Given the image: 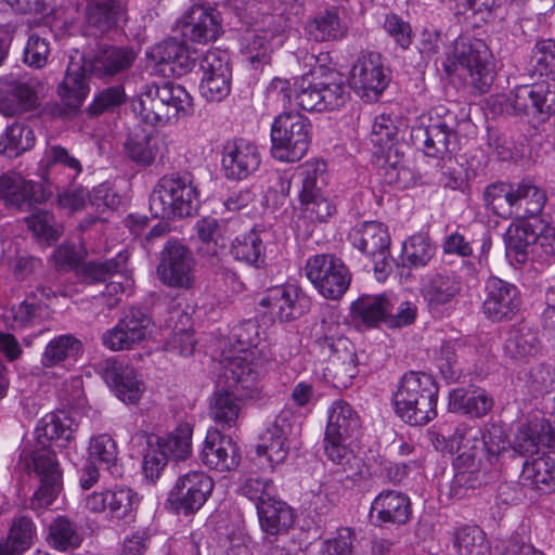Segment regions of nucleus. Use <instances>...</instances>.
Returning a JSON list of instances; mask_svg holds the SVG:
<instances>
[{
  "label": "nucleus",
  "mask_w": 555,
  "mask_h": 555,
  "mask_svg": "<svg viewBox=\"0 0 555 555\" xmlns=\"http://www.w3.org/2000/svg\"><path fill=\"white\" fill-rule=\"evenodd\" d=\"M311 134L312 125L308 117L298 112H282L271 125L272 157L283 163L300 160L309 149Z\"/></svg>",
  "instance_id": "8"
},
{
  "label": "nucleus",
  "mask_w": 555,
  "mask_h": 555,
  "mask_svg": "<svg viewBox=\"0 0 555 555\" xmlns=\"http://www.w3.org/2000/svg\"><path fill=\"white\" fill-rule=\"evenodd\" d=\"M462 292L461 278L454 272H436L427 275L421 293L433 315H449Z\"/></svg>",
  "instance_id": "20"
},
{
  "label": "nucleus",
  "mask_w": 555,
  "mask_h": 555,
  "mask_svg": "<svg viewBox=\"0 0 555 555\" xmlns=\"http://www.w3.org/2000/svg\"><path fill=\"white\" fill-rule=\"evenodd\" d=\"M135 59L131 49L122 47L101 48L92 60L85 61L87 70L99 78L113 77L128 69Z\"/></svg>",
  "instance_id": "33"
},
{
  "label": "nucleus",
  "mask_w": 555,
  "mask_h": 555,
  "mask_svg": "<svg viewBox=\"0 0 555 555\" xmlns=\"http://www.w3.org/2000/svg\"><path fill=\"white\" fill-rule=\"evenodd\" d=\"M555 231L541 218L521 221L508 228L505 235L506 249L514 253L516 261L525 263L528 259L544 261L554 254Z\"/></svg>",
  "instance_id": "9"
},
{
  "label": "nucleus",
  "mask_w": 555,
  "mask_h": 555,
  "mask_svg": "<svg viewBox=\"0 0 555 555\" xmlns=\"http://www.w3.org/2000/svg\"><path fill=\"white\" fill-rule=\"evenodd\" d=\"M459 125L454 112L443 105L436 106L412 127L411 141L427 157L450 158L460 146Z\"/></svg>",
  "instance_id": "3"
},
{
  "label": "nucleus",
  "mask_w": 555,
  "mask_h": 555,
  "mask_svg": "<svg viewBox=\"0 0 555 555\" xmlns=\"http://www.w3.org/2000/svg\"><path fill=\"white\" fill-rule=\"evenodd\" d=\"M521 483L543 493L555 488V464L550 456H539L525 461L520 474Z\"/></svg>",
  "instance_id": "47"
},
{
  "label": "nucleus",
  "mask_w": 555,
  "mask_h": 555,
  "mask_svg": "<svg viewBox=\"0 0 555 555\" xmlns=\"http://www.w3.org/2000/svg\"><path fill=\"white\" fill-rule=\"evenodd\" d=\"M285 423L286 418L279 416L261 435V442L257 446V453L266 456L272 469L288 455V431Z\"/></svg>",
  "instance_id": "38"
},
{
  "label": "nucleus",
  "mask_w": 555,
  "mask_h": 555,
  "mask_svg": "<svg viewBox=\"0 0 555 555\" xmlns=\"http://www.w3.org/2000/svg\"><path fill=\"white\" fill-rule=\"evenodd\" d=\"M89 461L99 463L107 469L113 476L121 474L118 465V451L115 440L107 434H101L90 439Z\"/></svg>",
  "instance_id": "54"
},
{
  "label": "nucleus",
  "mask_w": 555,
  "mask_h": 555,
  "mask_svg": "<svg viewBox=\"0 0 555 555\" xmlns=\"http://www.w3.org/2000/svg\"><path fill=\"white\" fill-rule=\"evenodd\" d=\"M442 66L448 75L466 70L472 86L479 93L488 92L495 77L494 57L487 43L468 36H459L454 40Z\"/></svg>",
  "instance_id": "6"
},
{
  "label": "nucleus",
  "mask_w": 555,
  "mask_h": 555,
  "mask_svg": "<svg viewBox=\"0 0 555 555\" xmlns=\"http://www.w3.org/2000/svg\"><path fill=\"white\" fill-rule=\"evenodd\" d=\"M132 107L146 124L163 127L189 115L193 109V98L181 85L152 82L141 89Z\"/></svg>",
  "instance_id": "1"
},
{
  "label": "nucleus",
  "mask_w": 555,
  "mask_h": 555,
  "mask_svg": "<svg viewBox=\"0 0 555 555\" xmlns=\"http://www.w3.org/2000/svg\"><path fill=\"white\" fill-rule=\"evenodd\" d=\"M33 466L40 485L30 499L29 507L46 508L54 502L62 490L63 472L55 452L49 447H41L33 452Z\"/></svg>",
  "instance_id": "15"
},
{
  "label": "nucleus",
  "mask_w": 555,
  "mask_h": 555,
  "mask_svg": "<svg viewBox=\"0 0 555 555\" xmlns=\"http://www.w3.org/2000/svg\"><path fill=\"white\" fill-rule=\"evenodd\" d=\"M192 431L190 424H180L171 433L157 437L155 446L167 459L185 460L192 451Z\"/></svg>",
  "instance_id": "51"
},
{
  "label": "nucleus",
  "mask_w": 555,
  "mask_h": 555,
  "mask_svg": "<svg viewBox=\"0 0 555 555\" xmlns=\"http://www.w3.org/2000/svg\"><path fill=\"white\" fill-rule=\"evenodd\" d=\"M36 142L34 130L21 122L9 126L0 139V151L10 156H18L30 150Z\"/></svg>",
  "instance_id": "58"
},
{
  "label": "nucleus",
  "mask_w": 555,
  "mask_h": 555,
  "mask_svg": "<svg viewBox=\"0 0 555 555\" xmlns=\"http://www.w3.org/2000/svg\"><path fill=\"white\" fill-rule=\"evenodd\" d=\"M43 163L44 179L56 188H65L74 183L83 170L80 159L59 144L46 150Z\"/></svg>",
  "instance_id": "30"
},
{
  "label": "nucleus",
  "mask_w": 555,
  "mask_h": 555,
  "mask_svg": "<svg viewBox=\"0 0 555 555\" xmlns=\"http://www.w3.org/2000/svg\"><path fill=\"white\" fill-rule=\"evenodd\" d=\"M242 412L238 393L233 391H216L210 401L209 414L217 425L222 429L236 426Z\"/></svg>",
  "instance_id": "49"
},
{
  "label": "nucleus",
  "mask_w": 555,
  "mask_h": 555,
  "mask_svg": "<svg viewBox=\"0 0 555 555\" xmlns=\"http://www.w3.org/2000/svg\"><path fill=\"white\" fill-rule=\"evenodd\" d=\"M199 457L209 468L224 473L240 465L241 452L231 437L218 429H208Z\"/></svg>",
  "instance_id": "28"
},
{
  "label": "nucleus",
  "mask_w": 555,
  "mask_h": 555,
  "mask_svg": "<svg viewBox=\"0 0 555 555\" xmlns=\"http://www.w3.org/2000/svg\"><path fill=\"white\" fill-rule=\"evenodd\" d=\"M152 319L142 309L131 307L117 324L102 334V344L112 351L128 350L151 334Z\"/></svg>",
  "instance_id": "18"
},
{
  "label": "nucleus",
  "mask_w": 555,
  "mask_h": 555,
  "mask_svg": "<svg viewBox=\"0 0 555 555\" xmlns=\"http://www.w3.org/2000/svg\"><path fill=\"white\" fill-rule=\"evenodd\" d=\"M349 86L366 101H376L389 82V75L376 52H362L349 73Z\"/></svg>",
  "instance_id": "16"
},
{
  "label": "nucleus",
  "mask_w": 555,
  "mask_h": 555,
  "mask_svg": "<svg viewBox=\"0 0 555 555\" xmlns=\"http://www.w3.org/2000/svg\"><path fill=\"white\" fill-rule=\"evenodd\" d=\"M539 333L527 324L509 328L503 345L504 354L514 360L535 356L540 350Z\"/></svg>",
  "instance_id": "44"
},
{
  "label": "nucleus",
  "mask_w": 555,
  "mask_h": 555,
  "mask_svg": "<svg viewBox=\"0 0 555 555\" xmlns=\"http://www.w3.org/2000/svg\"><path fill=\"white\" fill-rule=\"evenodd\" d=\"M493 406L492 397L483 389L466 390L464 388L453 389L449 393L448 408L451 412L482 417Z\"/></svg>",
  "instance_id": "41"
},
{
  "label": "nucleus",
  "mask_w": 555,
  "mask_h": 555,
  "mask_svg": "<svg viewBox=\"0 0 555 555\" xmlns=\"http://www.w3.org/2000/svg\"><path fill=\"white\" fill-rule=\"evenodd\" d=\"M436 254V246L428 236L415 234L404 241L402 245L401 261L403 267H426Z\"/></svg>",
  "instance_id": "53"
},
{
  "label": "nucleus",
  "mask_w": 555,
  "mask_h": 555,
  "mask_svg": "<svg viewBox=\"0 0 555 555\" xmlns=\"http://www.w3.org/2000/svg\"><path fill=\"white\" fill-rule=\"evenodd\" d=\"M42 88V82L28 74L0 77V113L15 117L37 111Z\"/></svg>",
  "instance_id": "11"
},
{
  "label": "nucleus",
  "mask_w": 555,
  "mask_h": 555,
  "mask_svg": "<svg viewBox=\"0 0 555 555\" xmlns=\"http://www.w3.org/2000/svg\"><path fill=\"white\" fill-rule=\"evenodd\" d=\"M260 165V154L253 143L245 140L227 142L222 150L221 167L225 178L243 180L253 175Z\"/></svg>",
  "instance_id": "27"
},
{
  "label": "nucleus",
  "mask_w": 555,
  "mask_h": 555,
  "mask_svg": "<svg viewBox=\"0 0 555 555\" xmlns=\"http://www.w3.org/2000/svg\"><path fill=\"white\" fill-rule=\"evenodd\" d=\"M514 218H539L546 203L545 192L530 180L514 183Z\"/></svg>",
  "instance_id": "46"
},
{
  "label": "nucleus",
  "mask_w": 555,
  "mask_h": 555,
  "mask_svg": "<svg viewBox=\"0 0 555 555\" xmlns=\"http://www.w3.org/2000/svg\"><path fill=\"white\" fill-rule=\"evenodd\" d=\"M47 542L54 550L67 552L81 545L82 535L74 521L61 515L49 524Z\"/></svg>",
  "instance_id": "50"
},
{
  "label": "nucleus",
  "mask_w": 555,
  "mask_h": 555,
  "mask_svg": "<svg viewBox=\"0 0 555 555\" xmlns=\"http://www.w3.org/2000/svg\"><path fill=\"white\" fill-rule=\"evenodd\" d=\"M349 237L357 249L372 259L377 274L386 275L390 271V237L383 223L362 222L352 229Z\"/></svg>",
  "instance_id": "17"
},
{
  "label": "nucleus",
  "mask_w": 555,
  "mask_h": 555,
  "mask_svg": "<svg viewBox=\"0 0 555 555\" xmlns=\"http://www.w3.org/2000/svg\"><path fill=\"white\" fill-rule=\"evenodd\" d=\"M257 514L261 530L270 535L285 534L295 524V511L276 495L259 505Z\"/></svg>",
  "instance_id": "35"
},
{
  "label": "nucleus",
  "mask_w": 555,
  "mask_h": 555,
  "mask_svg": "<svg viewBox=\"0 0 555 555\" xmlns=\"http://www.w3.org/2000/svg\"><path fill=\"white\" fill-rule=\"evenodd\" d=\"M199 67L203 72L201 94L210 102L224 100L230 94L232 82L229 55L224 51L209 50L203 55Z\"/></svg>",
  "instance_id": "19"
},
{
  "label": "nucleus",
  "mask_w": 555,
  "mask_h": 555,
  "mask_svg": "<svg viewBox=\"0 0 555 555\" xmlns=\"http://www.w3.org/2000/svg\"><path fill=\"white\" fill-rule=\"evenodd\" d=\"M266 231L251 229L237 235L231 244V255L237 261L254 268H263L266 264Z\"/></svg>",
  "instance_id": "39"
},
{
  "label": "nucleus",
  "mask_w": 555,
  "mask_h": 555,
  "mask_svg": "<svg viewBox=\"0 0 555 555\" xmlns=\"http://www.w3.org/2000/svg\"><path fill=\"white\" fill-rule=\"evenodd\" d=\"M314 348L326 362L325 375L338 386L347 387L357 375L359 364L356 347L340 333V325L323 319L314 330Z\"/></svg>",
  "instance_id": "4"
},
{
  "label": "nucleus",
  "mask_w": 555,
  "mask_h": 555,
  "mask_svg": "<svg viewBox=\"0 0 555 555\" xmlns=\"http://www.w3.org/2000/svg\"><path fill=\"white\" fill-rule=\"evenodd\" d=\"M521 298L517 287L500 278L486 282L482 311L492 322L511 321L519 312Z\"/></svg>",
  "instance_id": "23"
},
{
  "label": "nucleus",
  "mask_w": 555,
  "mask_h": 555,
  "mask_svg": "<svg viewBox=\"0 0 555 555\" xmlns=\"http://www.w3.org/2000/svg\"><path fill=\"white\" fill-rule=\"evenodd\" d=\"M36 525L27 516H17L13 519L7 540L13 551L20 555L24 554L34 544L36 538Z\"/></svg>",
  "instance_id": "63"
},
{
  "label": "nucleus",
  "mask_w": 555,
  "mask_h": 555,
  "mask_svg": "<svg viewBox=\"0 0 555 555\" xmlns=\"http://www.w3.org/2000/svg\"><path fill=\"white\" fill-rule=\"evenodd\" d=\"M82 352V343L73 334L53 337L44 347L40 363L43 367H64L68 362L76 361Z\"/></svg>",
  "instance_id": "42"
},
{
  "label": "nucleus",
  "mask_w": 555,
  "mask_h": 555,
  "mask_svg": "<svg viewBox=\"0 0 555 555\" xmlns=\"http://www.w3.org/2000/svg\"><path fill=\"white\" fill-rule=\"evenodd\" d=\"M455 474L452 480V491L457 498L466 495L467 490H475L486 482L485 473L480 469L477 456L468 453L456 455L453 461Z\"/></svg>",
  "instance_id": "43"
},
{
  "label": "nucleus",
  "mask_w": 555,
  "mask_h": 555,
  "mask_svg": "<svg viewBox=\"0 0 555 555\" xmlns=\"http://www.w3.org/2000/svg\"><path fill=\"white\" fill-rule=\"evenodd\" d=\"M268 359L259 348L243 350L224 362V377L240 397L260 400L261 378L267 373Z\"/></svg>",
  "instance_id": "10"
},
{
  "label": "nucleus",
  "mask_w": 555,
  "mask_h": 555,
  "mask_svg": "<svg viewBox=\"0 0 555 555\" xmlns=\"http://www.w3.org/2000/svg\"><path fill=\"white\" fill-rule=\"evenodd\" d=\"M514 183L493 182L483 190L485 205L494 215L503 219L514 218Z\"/></svg>",
  "instance_id": "52"
},
{
  "label": "nucleus",
  "mask_w": 555,
  "mask_h": 555,
  "mask_svg": "<svg viewBox=\"0 0 555 555\" xmlns=\"http://www.w3.org/2000/svg\"><path fill=\"white\" fill-rule=\"evenodd\" d=\"M321 91V112L337 109L345 105L349 92L336 74H328L319 80Z\"/></svg>",
  "instance_id": "62"
},
{
  "label": "nucleus",
  "mask_w": 555,
  "mask_h": 555,
  "mask_svg": "<svg viewBox=\"0 0 555 555\" xmlns=\"http://www.w3.org/2000/svg\"><path fill=\"white\" fill-rule=\"evenodd\" d=\"M392 308V300L387 295H363L351 304L352 319L366 327H375L380 322L386 323Z\"/></svg>",
  "instance_id": "45"
},
{
  "label": "nucleus",
  "mask_w": 555,
  "mask_h": 555,
  "mask_svg": "<svg viewBox=\"0 0 555 555\" xmlns=\"http://www.w3.org/2000/svg\"><path fill=\"white\" fill-rule=\"evenodd\" d=\"M164 76H183L196 61V52H191L184 42L169 38L154 46L147 53Z\"/></svg>",
  "instance_id": "26"
},
{
  "label": "nucleus",
  "mask_w": 555,
  "mask_h": 555,
  "mask_svg": "<svg viewBox=\"0 0 555 555\" xmlns=\"http://www.w3.org/2000/svg\"><path fill=\"white\" fill-rule=\"evenodd\" d=\"M515 115H544L555 113V83L538 81L515 87L506 99Z\"/></svg>",
  "instance_id": "21"
},
{
  "label": "nucleus",
  "mask_w": 555,
  "mask_h": 555,
  "mask_svg": "<svg viewBox=\"0 0 555 555\" xmlns=\"http://www.w3.org/2000/svg\"><path fill=\"white\" fill-rule=\"evenodd\" d=\"M28 228L34 235L47 243L55 242L63 233V227L60 224L52 212L48 210L35 209L26 218Z\"/></svg>",
  "instance_id": "61"
},
{
  "label": "nucleus",
  "mask_w": 555,
  "mask_h": 555,
  "mask_svg": "<svg viewBox=\"0 0 555 555\" xmlns=\"http://www.w3.org/2000/svg\"><path fill=\"white\" fill-rule=\"evenodd\" d=\"M305 273L318 292L326 299L338 300L347 292L351 275L339 258L319 254L308 258Z\"/></svg>",
  "instance_id": "12"
},
{
  "label": "nucleus",
  "mask_w": 555,
  "mask_h": 555,
  "mask_svg": "<svg viewBox=\"0 0 555 555\" xmlns=\"http://www.w3.org/2000/svg\"><path fill=\"white\" fill-rule=\"evenodd\" d=\"M99 371L119 400L128 404H134L140 400L144 384L135 370L125 360L108 358L99 364Z\"/></svg>",
  "instance_id": "24"
},
{
  "label": "nucleus",
  "mask_w": 555,
  "mask_h": 555,
  "mask_svg": "<svg viewBox=\"0 0 555 555\" xmlns=\"http://www.w3.org/2000/svg\"><path fill=\"white\" fill-rule=\"evenodd\" d=\"M438 385L425 372L405 373L392 395L396 414L412 426H423L437 416Z\"/></svg>",
  "instance_id": "2"
},
{
  "label": "nucleus",
  "mask_w": 555,
  "mask_h": 555,
  "mask_svg": "<svg viewBox=\"0 0 555 555\" xmlns=\"http://www.w3.org/2000/svg\"><path fill=\"white\" fill-rule=\"evenodd\" d=\"M530 74L544 79L542 81H554L555 78V41L541 39L535 42L530 61Z\"/></svg>",
  "instance_id": "57"
},
{
  "label": "nucleus",
  "mask_w": 555,
  "mask_h": 555,
  "mask_svg": "<svg viewBox=\"0 0 555 555\" xmlns=\"http://www.w3.org/2000/svg\"><path fill=\"white\" fill-rule=\"evenodd\" d=\"M195 268L192 250L178 241H168L160 251L156 273L166 286L190 289L195 283Z\"/></svg>",
  "instance_id": "13"
},
{
  "label": "nucleus",
  "mask_w": 555,
  "mask_h": 555,
  "mask_svg": "<svg viewBox=\"0 0 555 555\" xmlns=\"http://www.w3.org/2000/svg\"><path fill=\"white\" fill-rule=\"evenodd\" d=\"M412 516L409 495L398 490H384L375 496L371 504V517L380 525L401 526Z\"/></svg>",
  "instance_id": "31"
},
{
  "label": "nucleus",
  "mask_w": 555,
  "mask_h": 555,
  "mask_svg": "<svg viewBox=\"0 0 555 555\" xmlns=\"http://www.w3.org/2000/svg\"><path fill=\"white\" fill-rule=\"evenodd\" d=\"M212 479L201 470H190L179 476L170 489L166 506L185 516L199 511L211 494Z\"/></svg>",
  "instance_id": "14"
},
{
  "label": "nucleus",
  "mask_w": 555,
  "mask_h": 555,
  "mask_svg": "<svg viewBox=\"0 0 555 555\" xmlns=\"http://www.w3.org/2000/svg\"><path fill=\"white\" fill-rule=\"evenodd\" d=\"M361 422L353 408L343 401L337 400L328 409L327 425L325 435L328 439H349L359 434Z\"/></svg>",
  "instance_id": "37"
},
{
  "label": "nucleus",
  "mask_w": 555,
  "mask_h": 555,
  "mask_svg": "<svg viewBox=\"0 0 555 555\" xmlns=\"http://www.w3.org/2000/svg\"><path fill=\"white\" fill-rule=\"evenodd\" d=\"M198 238L202 242L201 250L215 256L219 249L224 247L225 240L222 228L215 218L206 217L196 222L195 225Z\"/></svg>",
  "instance_id": "64"
},
{
  "label": "nucleus",
  "mask_w": 555,
  "mask_h": 555,
  "mask_svg": "<svg viewBox=\"0 0 555 555\" xmlns=\"http://www.w3.org/2000/svg\"><path fill=\"white\" fill-rule=\"evenodd\" d=\"M126 257L118 254L116 258H112L104 262H87L81 266L78 271L80 279L88 283H105L114 278L124 279L121 272L126 266Z\"/></svg>",
  "instance_id": "56"
},
{
  "label": "nucleus",
  "mask_w": 555,
  "mask_h": 555,
  "mask_svg": "<svg viewBox=\"0 0 555 555\" xmlns=\"http://www.w3.org/2000/svg\"><path fill=\"white\" fill-rule=\"evenodd\" d=\"M87 64L70 63L63 81L57 87V93L65 106L79 108L85 102L90 88L88 83Z\"/></svg>",
  "instance_id": "40"
},
{
  "label": "nucleus",
  "mask_w": 555,
  "mask_h": 555,
  "mask_svg": "<svg viewBox=\"0 0 555 555\" xmlns=\"http://www.w3.org/2000/svg\"><path fill=\"white\" fill-rule=\"evenodd\" d=\"M554 441L555 431L551 422L534 417L518 427L511 447L515 453L525 456L537 453L539 446L548 447Z\"/></svg>",
  "instance_id": "32"
},
{
  "label": "nucleus",
  "mask_w": 555,
  "mask_h": 555,
  "mask_svg": "<svg viewBox=\"0 0 555 555\" xmlns=\"http://www.w3.org/2000/svg\"><path fill=\"white\" fill-rule=\"evenodd\" d=\"M197 206V188L190 173L164 176L150 195V210L155 218L190 217L196 212Z\"/></svg>",
  "instance_id": "7"
},
{
  "label": "nucleus",
  "mask_w": 555,
  "mask_h": 555,
  "mask_svg": "<svg viewBox=\"0 0 555 555\" xmlns=\"http://www.w3.org/2000/svg\"><path fill=\"white\" fill-rule=\"evenodd\" d=\"M293 179L298 188L299 208L311 222H326L336 215L337 207L327 192V165L322 159H311L299 165Z\"/></svg>",
  "instance_id": "5"
},
{
  "label": "nucleus",
  "mask_w": 555,
  "mask_h": 555,
  "mask_svg": "<svg viewBox=\"0 0 555 555\" xmlns=\"http://www.w3.org/2000/svg\"><path fill=\"white\" fill-rule=\"evenodd\" d=\"M43 310L37 295L31 293L21 304L10 309L5 314V322L13 330L30 327L41 322Z\"/></svg>",
  "instance_id": "55"
},
{
  "label": "nucleus",
  "mask_w": 555,
  "mask_h": 555,
  "mask_svg": "<svg viewBox=\"0 0 555 555\" xmlns=\"http://www.w3.org/2000/svg\"><path fill=\"white\" fill-rule=\"evenodd\" d=\"M46 198L40 184L24 179L20 173L10 172L0 177V199L8 208L30 211L36 203Z\"/></svg>",
  "instance_id": "25"
},
{
  "label": "nucleus",
  "mask_w": 555,
  "mask_h": 555,
  "mask_svg": "<svg viewBox=\"0 0 555 555\" xmlns=\"http://www.w3.org/2000/svg\"><path fill=\"white\" fill-rule=\"evenodd\" d=\"M139 504L138 495L130 488H115L109 490L108 512L112 519L131 522L135 517Z\"/></svg>",
  "instance_id": "60"
},
{
  "label": "nucleus",
  "mask_w": 555,
  "mask_h": 555,
  "mask_svg": "<svg viewBox=\"0 0 555 555\" xmlns=\"http://www.w3.org/2000/svg\"><path fill=\"white\" fill-rule=\"evenodd\" d=\"M454 548L457 555H489L490 546L485 532L477 526H465L454 533Z\"/></svg>",
  "instance_id": "59"
},
{
  "label": "nucleus",
  "mask_w": 555,
  "mask_h": 555,
  "mask_svg": "<svg viewBox=\"0 0 555 555\" xmlns=\"http://www.w3.org/2000/svg\"><path fill=\"white\" fill-rule=\"evenodd\" d=\"M221 20L218 10L195 4L185 13L182 21V36L193 42L215 41L221 33Z\"/></svg>",
  "instance_id": "29"
},
{
  "label": "nucleus",
  "mask_w": 555,
  "mask_h": 555,
  "mask_svg": "<svg viewBox=\"0 0 555 555\" xmlns=\"http://www.w3.org/2000/svg\"><path fill=\"white\" fill-rule=\"evenodd\" d=\"M311 39L317 42L341 40L346 37L348 27L341 22L335 7L320 12L306 25Z\"/></svg>",
  "instance_id": "48"
},
{
  "label": "nucleus",
  "mask_w": 555,
  "mask_h": 555,
  "mask_svg": "<svg viewBox=\"0 0 555 555\" xmlns=\"http://www.w3.org/2000/svg\"><path fill=\"white\" fill-rule=\"evenodd\" d=\"M85 18L95 34H105L116 27L126 12L125 0H85Z\"/></svg>",
  "instance_id": "34"
},
{
  "label": "nucleus",
  "mask_w": 555,
  "mask_h": 555,
  "mask_svg": "<svg viewBox=\"0 0 555 555\" xmlns=\"http://www.w3.org/2000/svg\"><path fill=\"white\" fill-rule=\"evenodd\" d=\"M36 438L41 447L55 443L59 448H65L74 438L73 422L65 412L48 413L37 424Z\"/></svg>",
  "instance_id": "36"
},
{
  "label": "nucleus",
  "mask_w": 555,
  "mask_h": 555,
  "mask_svg": "<svg viewBox=\"0 0 555 555\" xmlns=\"http://www.w3.org/2000/svg\"><path fill=\"white\" fill-rule=\"evenodd\" d=\"M259 306L281 322L296 320L310 310V298L295 285H279L269 288L259 300Z\"/></svg>",
  "instance_id": "22"
}]
</instances>
